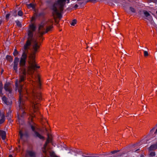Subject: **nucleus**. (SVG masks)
Masks as SVG:
<instances>
[{
  "label": "nucleus",
  "mask_w": 157,
  "mask_h": 157,
  "mask_svg": "<svg viewBox=\"0 0 157 157\" xmlns=\"http://www.w3.org/2000/svg\"><path fill=\"white\" fill-rule=\"evenodd\" d=\"M52 141V140L51 138H49V137L47 139L46 142L48 144L50 142Z\"/></svg>",
  "instance_id": "obj_30"
},
{
  "label": "nucleus",
  "mask_w": 157,
  "mask_h": 157,
  "mask_svg": "<svg viewBox=\"0 0 157 157\" xmlns=\"http://www.w3.org/2000/svg\"><path fill=\"white\" fill-rule=\"evenodd\" d=\"M28 52L27 50L24 51L21 58L20 64L21 67L20 72L19 79V81L17 80L16 81L15 85L16 89L20 88V85L22 86V89L23 85L21 82L24 81L26 79V72L25 66L26 63V59L27 57Z\"/></svg>",
  "instance_id": "obj_2"
},
{
  "label": "nucleus",
  "mask_w": 157,
  "mask_h": 157,
  "mask_svg": "<svg viewBox=\"0 0 157 157\" xmlns=\"http://www.w3.org/2000/svg\"><path fill=\"white\" fill-rule=\"evenodd\" d=\"M4 89L6 92H8L9 93H11L12 91V89L11 87L10 83L6 82L4 85Z\"/></svg>",
  "instance_id": "obj_7"
},
{
  "label": "nucleus",
  "mask_w": 157,
  "mask_h": 157,
  "mask_svg": "<svg viewBox=\"0 0 157 157\" xmlns=\"http://www.w3.org/2000/svg\"><path fill=\"white\" fill-rule=\"evenodd\" d=\"M67 1V3H69L70 0H58L53 4L52 10L59 17H61V13H62L64 10V7L65 5V2Z\"/></svg>",
  "instance_id": "obj_4"
},
{
  "label": "nucleus",
  "mask_w": 157,
  "mask_h": 157,
  "mask_svg": "<svg viewBox=\"0 0 157 157\" xmlns=\"http://www.w3.org/2000/svg\"><path fill=\"white\" fill-rule=\"evenodd\" d=\"M9 157H13V156H12V155H9Z\"/></svg>",
  "instance_id": "obj_41"
},
{
  "label": "nucleus",
  "mask_w": 157,
  "mask_h": 157,
  "mask_svg": "<svg viewBox=\"0 0 157 157\" xmlns=\"http://www.w3.org/2000/svg\"><path fill=\"white\" fill-rule=\"evenodd\" d=\"M27 7L29 8H32L33 9H34L35 8V6L34 4L31 3L27 5Z\"/></svg>",
  "instance_id": "obj_21"
},
{
  "label": "nucleus",
  "mask_w": 157,
  "mask_h": 157,
  "mask_svg": "<svg viewBox=\"0 0 157 157\" xmlns=\"http://www.w3.org/2000/svg\"><path fill=\"white\" fill-rule=\"evenodd\" d=\"M155 152L152 151L151 152L150 154V155L151 157H153L155 156Z\"/></svg>",
  "instance_id": "obj_28"
},
{
  "label": "nucleus",
  "mask_w": 157,
  "mask_h": 157,
  "mask_svg": "<svg viewBox=\"0 0 157 157\" xmlns=\"http://www.w3.org/2000/svg\"><path fill=\"white\" fill-rule=\"evenodd\" d=\"M153 129H152L151 130V131L153 130Z\"/></svg>",
  "instance_id": "obj_44"
},
{
  "label": "nucleus",
  "mask_w": 157,
  "mask_h": 157,
  "mask_svg": "<svg viewBox=\"0 0 157 157\" xmlns=\"http://www.w3.org/2000/svg\"><path fill=\"white\" fill-rule=\"evenodd\" d=\"M48 144V143L45 142V144H44V145L43 147H44V148H46V147L47 146Z\"/></svg>",
  "instance_id": "obj_35"
},
{
  "label": "nucleus",
  "mask_w": 157,
  "mask_h": 157,
  "mask_svg": "<svg viewBox=\"0 0 157 157\" xmlns=\"http://www.w3.org/2000/svg\"><path fill=\"white\" fill-rule=\"evenodd\" d=\"M83 157H98V156H88L86 155H82Z\"/></svg>",
  "instance_id": "obj_37"
},
{
  "label": "nucleus",
  "mask_w": 157,
  "mask_h": 157,
  "mask_svg": "<svg viewBox=\"0 0 157 157\" xmlns=\"http://www.w3.org/2000/svg\"><path fill=\"white\" fill-rule=\"evenodd\" d=\"M26 154L30 157H36V153L33 150H29L26 151Z\"/></svg>",
  "instance_id": "obj_10"
},
{
  "label": "nucleus",
  "mask_w": 157,
  "mask_h": 157,
  "mask_svg": "<svg viewBox=\"0 0 157 157\" xmlns=\"http://www.w3.org/2000/svg\"><path fill=\"white\" fill-rule=\"evenodd\" d=\"M130 10L132 13H135L136 12L135 9L132 7H130Z\"/></svg>",
  "instance_id": "obj_27"
},
{
  "label": "nucleus",
  "mask_w": 157,
  "mask_h": 157,
  "mask_svg": "<svg viewBox=\"0 0 157 157\" xmlns=\"http://www.w3.org/2000/svg\"><path fill=\"white\" fill-rule=\"evenodd\" d=\"M34 20H35V18L34 17H33L32 18V19H31V21H33Z\"/></svg>",
  "instance_id": "obj_40"
},
{
  "label": "nucleus",
  "mask_w": 157,
  "mask_h": 157,
  "mask_svg": "<svg viewBox=\"0 0 157 157\" xmlns=\"http://www.w3.org/2000/svg\"><path fill=\"white\" fill-rule=\"evenodd\" d=\"M30 30L33 32H34L36 29V26L34 23H32L29 25Z\"/></svg>",
  "instance_id": "obj_15"
},
{
  "label": "nucleus",
  "mask_w": 157,
  "mask_h": 157,
  "mask_svg": "<svg viewBox=\"0 0 157 157\" xmlns=\"http://www.w3.org/2000/svg\"><path fill=\"white\" fill-rule=\"evenodd\" d=\"M155 134H156L157 133V128L156 129L155 132Z\"/></svg>",
  "instance_id": "obj_42"
},
{
  "label": "nucleus",
  "mask_w": 157,
  "mask_h": 157,
  "mask_svg": "<svg viewBox=\"0 0 157 157\" xmlns=\"http://www.w3.org/2000/svg\"><path fill=\"white\" fill-rule=\"evenodd\" d=\"M17 15L20 16H22L23 15V13L22 11L19 10L17 13Z\"/></svg>",
  "instance_id": "obj_25"
},
{
  "label": "nucleus",
  "mask_w": 157,
  "mask_h": 157,
  "mask_svg": "<svg viewBox=\"0 0 157 157\" xmlns=\"http://www.w3.org/2000/svg\"><path fill=\"white\" fill-rule=\"evenodd\" d=\"M50 157H59L57 155L54 151H52L50 152Z\"/></svg>",
  "instance_id": "obj_20"
},
{
  "label": "nucleus",
  "mask_w": 157,
  "mask_h": 157,
  "mask_svg": "<svg viewBox=\"0 0 157 157\" xmlns=\"http://www.w3.org/2000/svg\"><path fill=\"white\" fill-rule=\"evenodd\" d=\"M100 0H88V2H93L94 3H95L99 1Z\"/></svg>",
  "instance_id": "obj_29"
},
{
  "label": "nucleus",
  "mask_w": 157,
  "mask_h": 157,
  "mask_svg": "<svg viewBox=\"0 0 157 157\" xmlns=\"http://www.w3.org/2000/svg\"><path fill=\"white\" fill-rule=\"evenodd\" d=\"M139 150V149H137V150H136V151H135V152H136V151H137Z\"/></svg>",
  "instance_id": "obj_43"
},
{
  "label": "nucleus",
  "mask_w": 157,
  "mask_h": 157,
  "mask_svg": "<svg viewBox=\"0 0 157 157\" xmlns=\"http://www.w3.org/2000/svg\"><path fill=\"white\" fill-rule=\"evenodd\" d=\"M78 5L77 4H75L74 7V8H75V9H77L78 7Z\"/></svg>",
  "instance_id": "obj_36"
},
{
  "label": "nucleus",
  "mask_w": 157,
  "mask_h": 157,
  "mask_svg": "<svg viewBox=\"0 0 157 157\" xmlns=\"http://www.w3.org/2000/svg\"><path fill=\"white\" fill-rule=\"evenodd\" d=\"M37 88L39 90L40 89H41V81L40 77L39 75H38L37 76Z\"/></svg>",
  "instance_id": "obj_12"
},
{
  "label": "nucleus",
  "mask_w": 157,
  "mask_h": 157,
  "mask_svg": "<svg viewBox=\"0 0 157 157\" xmlns=\"http://www.w3.org/2000/svg\"><path fill=\"white\" fill-rule=\"evenodd\" d=\"M157 149V144L151 145L149 147V149L150 151H153Z\"/></svg>",
  "instance_id": "obj_17"
},
{
  "label": "nucleus",
  "mask_w": 157,
  "mask_h": 157,
  "mask_svg": "<svg viewBox=\"0 0 157 157\" xmlns=\"http://www.w3.org/2000/svg\"><path fill=\"white\" fill-rule=\"evenodd\" d=\"M0 87L3 88V84L2 82H0Z\"/></svg>",
  "instance_id": "obj_38"
},
{
  "label": "nucleus",
  "mask_w": 157,
  "mask_h": 157,
  "mask_svg": "<svg viewBox=\"0 0 157 157\" xmlns=\"http://www.w3.org/2000/svg\"><path fill=\"white\" fill-rule=\"evenodd\" d=\"M38 33L40 34L39 37L40 38V40H43L42 38V36L43 35H42L41 34V32H42L43 31H45L44 24H41L39 25L38 28Z\"/></svg>",
  "instance_id": "obj_6"
},
{
  "label": "nucleus",
  "mask_w": 157,
  "mask_h": 157,
  "mask_svg": "<svg viewBox=\"0 0 157 157\" xmlns=\"http://www.w3.org/2000/svg\"><path fill=\"white\" fill-rule=\"evenodd\" d=\"M144 14L145 16L147 17L146 19L149 20H151L152 19V17L150 14L147 11H144Z\"/></svg>",
  "instance_id": "obj_13"
},
{
  "label": "nucleus",
  "mask_w": 157,
  "mask_h": 157,
  "mask_svg": "<svg viewBox=\"0 0 157 157\" xmlns=\"http://www.w3.org/2000/svg\"><path fill=\"white\" fill-rule=\"evenodd\" d=\"M13 53L14 56H16L18 54V53L17 50L15 49Z\"/></svg>",
  "instance_id": "obj_26"
},
{
  "label": "nucleus",
  "mask_w": 157,
  "mask_h": 157,
  "mask_svg": "<svg viewBox=\"0 0 157 157\" xmlns=\"http://www.w3.org/2000/svg\"><path fill=\"white\" fill-rule=\"evenodd\" d=\"M0 136L3 140H4L6 137V133L5 131L2 130H0Z\"/></svg>",
  "instance_id": "obj_14"
},
{
  "label": "nucleus",
  "mask_w": 157,
  "mask_h": 157,
  "mask_svg": "<svg viewBox=\"0 0 157 157\" xmlns=\"http://www.w3.org/2000/svg\"><path fill=\"white\" fill-rule=\"evenodd\" d=\"M3 88L0 87V96L2 97V100L4 103L7 105H10L12 103V101L10 99H8L5 96H3V94L2 91Z\"/></svg>",
  "instance_id": "obj_5"
},
{
  "label": "nucleus",
  "mask_w": 157,
  "mask_h": 157,
  "mask_svg": "<svg viewBox=\"0 0 157 157\" xmlns=\"http://www.w3.org/2000/svg\"><path fill=\"white\" fill-rule=\"evenodd\" d=\"M80 1L79 2H78V4H80V5H84L85 4H84V1H82V0H80Z\"/></svg>",
  "instance_id": "obj_32"
},
{
  "label": "nucleus",
  "mask_w": 157,
  "mask_h": 157,
  "mask_svg": "<svg viewBox=\"0 0 157 157\" xmlns=\"http://www.w3.org/2000/svg\"><path fill=\"white\" fill-rule=\"evenodd\" d=\"M19 135H20V139H22V138H23V136H24V134H23V133H22V131L20 130L19 131Z\"/></svg>",
  "instance_id": "obj_24"
},
{
  "label": "nucleus",
  "mask_w": 157,
  "mask_h": 157,
  "mask_svg": "<svg viewBox=\"0 0 157 157\" xmlns=\"http://www.w3.org/2000/svg\"><path fill=\"white\" fill-rule=\"evenodd\" d=\"M2 20L1 19H0V25H1V24H2Z\"/></svg>",
  "instance_id": "obj_39"
},
{
  "label": "nucleus",
  "mask_w": 157,
  "mask_h": 157,
  "mask_svg": "<svg viewBox=\"0 0 157 157\" xmlns=\"http://www.w3.org/2000/svg\"><path fill=\"white\" fill-rule=\"evenodd\" d=\"M144 56H148V53L146 51H144Z\"/></svg>",
  "instance_id": "obj_31"
},
{
  "label": "nucleus",
  "mask_w": 157,
  "mask_h": 157,
  "mask_svg": "<svg viewBox=\"0 0 157 157\" xmlns=\"http://www.w3.org/2000/svg\"><path fill=\"white\" fill-rule=\"evenodd\" d=\"M10 15V13H8L6 15V19H8L9 18V17Z\"/></svg>",
  "instance_id": "obj_33"
},
{
  "label": "nucleus",
  "mask_w": 157,
  "mask_h": 157,
  "mask_svg": "<svg viewBox=\"0 0 157 157\" xmlns=\"http://www.w3.org/2000/svg\"><path fill=\"white\" fill-rule=\"evenodd\" d=\"M11 108L10 107H9L8 109V112L7 113L6 117H10L11 116Z\"/></svg>",
  "instance_id": "obj_18"
},
{
  "label": "nucleus",
  "mask_w": 157,
  "mask_h": 157,
  "mask_svg": "<svg viewBox=\"0 0 157 157\" xmlns=\"http://www.w3.org/2000/svg\"><path fill=\"white\" fill-rule=\"evenodd\" d=\"M118 151L115 150V151H111V153L112 154H114V153H117Z\"/></svg>",
  "instance_id": "obj_34"
},
{
  "label": "nucleus",
  "mask_w": 157,
  "mask_h": 157,
  "mask_svg": "<svg viewBox=\"0 0 157 157\" xmlns=\"http://www.w3.org/2000/svg\"><path fill=\"white\" fill-rule=\"evenodd\" d=\"M32 40L28 39L25 44L24 46V48L25 51H28V49L29 48V47L31 45V41Z\"/></svg>",
  "instance_id": "obj_11"
},
{
  "label": "nucleus",
  "mask_w": 157,
  "mask_h": 157,
  "mask_svg": "<svg viewBox=\"0 0 157 157\" xmlns=\"http://www.w3.org/2000/svg\"><path fill=\"white\" fill-rule=\"evenodd\" d=\"M6 59L10 62H11L13 61L12 57L9 55H7L6 56Z\"/></svg>",
  "instance_id": "obj_19"
},
{
  "label": "nucleus",
  "mask_w": 157,
  "mask_h": 157,
  "mask_svg": "<svg viewBox=\"0 0 157 157\" xmlns=\"http://www.w3.org/2000/svg\"><path fill=\"white\" fill-rule=\"evenodd\" d=\"M15 22L16 23L18 27H21V23L18 20L16 21Z\"/></svg>",
  "instance_id": "obj_23"
},
{
  "label": "nucleus",
  "mask_w": 157,
  "mask_h": 157,
  "mask_svg": "<svg viewBox=\"0 0 157 157\" xmlns=\"http://www.w3.org/2000/svg\"><path fill=\"white\" fill-rule=\"evenodd\" d=\"M40 47V45L37 42L35 43L33 46V51L29 56V66L28 68L27 73L29 75H32L37 69L40 67L39 66L37 65L35 60V55L38 51Z\"/></svg>",
  "instance_id": "obj_3"
},
{
  "label": "nucleus",
  "mask_w": 157,
  "mask_h": 157,
  "mask_svg": "<svg viewBox=\"0 0 157 157\" xmlns=\"http://www.w3.org/2000/svg\"><path fill=\"white\" fill-rule=\"evenodd\" d=\"M157 2V0H156Z\"/></svg>",
  "instance_id": "obj_45"
},
{
  "label": "nucleus",
  "mask_w": 157,
  "mask_h": 157,
  "mask_svg": "<svg viewBox=\"0 0 157 157\" xmlns=\"http://www.w3.org/2000/svg\"><path fill=\"white\" fill-rule=\"evenodd\" d=\"M33 32L31 30L28 31V39L32 40L33 36Z\"/></svg>",
  "instance_id": "obj_16"
},
{
  "label": "nucleus",
  "mask_w": 157,
  "mask_h": 157,
  "mask_svg": "<svg viewBox=\"0 0 157 157\" xmlns=\"http://www.w3.org/2000/svg\"><path fill=\"white\" fill-rule=\"evenodd\" d=\"M22 89L21 85L20 88L16 89V90H18L19 94L20 109L19 112L17 113V123L20 125L24 124L25 118L29 115L28 124L34 132V136L40 139H44V137L36 131V125L33 121V118L36 116L34 113H36L37 114L40 113L39 112V107L40 105V103L42 99L41 93L39 90L37 91L34 89L33 90L32 96L30 97L27 90L23 94Z\"/></svg>",
  "instance_id": "obj_1"
},
{
  "label": "nucleus",
  "mask_w": 157,
  "mask_h": 157,
  "mask_svg": "<svg viewBox=\"0 0 157 157\" xmlns=\"http://www.w3.org/2000/svg\"><path fill=\"white\" fill-rule=\"evenodd\" d=\"M53 28V23L52 22H51V25H50L47 27L45 31H43L42 32H41V34L42 35H44L45 33H47L48 32L51 31Z\"/></svg>",
  "instance_id": "obj_9"
},
{
  "label": "nucleus",
  "mask_w": 157,
  "mask_h": 157,
  "mask_svg": "<svg viewBox=\"0 0 157 157\" xmlns=\"http://www.w3.org/2000/svg\"><path fill=\"white\" fill-rule=\"evenodd\" d=\"M19 60V59L17 57H15L14 61L13 68V70L15 71V72L16 73L17 72V66Z\"/></svg>",
  "instance_id": "obj_8"
},
{
  "label": "nucleus",
  "mask_w": 157,
  "mask_h": 157,
  "mask_svg": "<svg viewBox=\"0 0 157 157\" xmlns=\"http://www.w3.org/2000/svg\"><path fill=\"white\" fill-rule=\"evenodd\" d=\"M77 20L76 19H74L70 22V24L72 26H74L76 24Z\"/></svg>",
  "instance_id": "obj_22"
}]
</instances>
